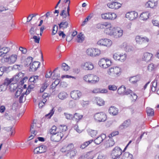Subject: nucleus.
I'll return each instance as SVG.
<instances>
[{
    "instance_id": "1",
    "label": "nucleus",
    "mask_w": 159,
    "mask_h": 159,
    "mask_svg": "<svg viewBox=\"0 0 159 159\" xmlns=\"http://www.w3.org/2000/svg\"><path fill=\"white\" fill-rule=\"evenodd\" d=\"M93 117L95 121L100 122L105 121L107 119V116L106 114L103 112H98L95 113Z\"/></svg>"
},
{
    "instance_id": "2",
    "label": "nucleus",
    "mask_w": 159,
    "mask_h": 159,
    "mask_svg": "<svg viewBox=\"0 0 159 159\" xmlns=\"http://www.w3.org/2000/svg\"><path fill=\"white\" fill-rule=\"evenodd\" d=\"M122 153L121 149L119 147H116L112 150L111 156L113 159H120V156Z\"/></svg>"
},
{
    "instance_id": "3",
    "label": "nucleus",
    "mask_w": 159,
    "mask_h": 159,
    "mask_svg": "<svg viewBox=\"0 0 159 159\" xmlns=\"http://www.w3.org/2000/svg\"><path fill=\"white\" fill-rule=\"evenodd\" d=\"M63 136V133L60 132H57L56 133L52 135L50 137V139L53 142H58L62 139Z\"/></svg>"
},
{
    "instance_id": "4",
    "label": "nucleus",
    "mask_w": 159,
    "mask_h": 159,
    "mask_svg": "<svg viewBox=\"0 0 159 159\" xmlns=\"http://www.w3.org/2000/svg\"><path fill=\"white\" fill-rule=\"evenodd\" d=\"M86 52L89 56L95 57L99 55L100 53V51L98 49L89 48L86 50Z\"/></svg>"
},
{
    "instance_id": "5",
    "label": "nucleus",
    "mask_w": 159,
    "mask_h": 159,
    "mask_svg": "<svg viewBox=\"0 0 159 159\" xmlns=\"http://www.w3.org/2000/svg\"><path fill=\"white\" fill-rule=\"evenodd\" d=\"M116 14L114 13H106L101 15V17L102 18L108 20H114L116 18Z\"/></svg>"
},
{
    "instance_id": "6",
    "label": "nucleus",
    "mask_w": 159,
    "mask_h": 159,
    "mask_svg": "<svg viewBox=\"0 0 159 159\" xmlns=\"http://www.w3.org/2000/svg\"><path fill=\"white\" fill-rule=\"evenodd\" d=\"M112 42L111 40L108 39H101L99 40L97 45L99 46H103L108 47L111 44Z\"/></svg>"
},
{
    "instance_id": "7",
    "label": "nucleus",
    "mask_w": 159,
    "mask_h": 159,
    "mask_svg": "<svg viewBox=\"0 0 159 159\" xmlns=\"http://www.w3.org/2000/svg\"><path fill=\"white\" fill-rule=\"evenodd\" d=\"M138 16V13L135 11L128 12L125 15L126 17L130 20H132L136 19Z\"/></svg>"
},
{
    "instance_id": "8",
    "label": "nucleus",
    "mask_w": 159,
    "mask_h": 159,
    "mask_svg": "<svg viewBox=\"0 0 159 159\" xmlns=\"http://www.w3.org/2000/svg\"><path fill=\"white\" fill-rule=\"evenodd\" d=\"M71 98L75 100H78L81 96L82 93L79 90H74L70 93Z\"/></svg>"
},
{
    "instance_id": "9",
    "label": "nucleus",
    "mask_w": 159,
    "mask_h": 159,
    "mask_svg": "<svg viewBox=\"0 0 159 159\" xmlns=\"http://www.w3.org/2000/svg\"><path fill=\"white\" fill-rule=\"evenodd\" d=\"M10 80L7 78L5 80L4 84L0 85V92L6 90L8 86L9 89H10Z\"/></svg>"
},
{
    "instance_id": "10",
    "label": "nucleus",
    "mask_w": 159,
    "mask_h": 159,
    "mask_svg": "<svg viewBox=\"0 0 159 159\" xmlns=\"http://www.w3.org/2000/svg\"><path fill=\"white\" fill-rule=\"evenodd\" d=\"M135 40L136 43L139 44H142L143 43L149 41V39L147 37H141L140 36H137L135 37Z\"/></svg>"
},
{
    "instance_id": "11",
    "label": "nucleus",
    "mask_w": 159,
    "mask_h": 159,
    "mask_svg": "<svg viewBox=\"0 0 159 159\" xmlns=\"http://www.w3.org/2000/svg\"><path fill=\"white\" fill-rule=\"evenodd\" d=\"M105 134H103L98 137L94 140V143L97 145L101 143L106 138Z\"/></svg>"
},
{
    "instance_id": "12",
    "label": "nucleus",
    "mask_w": 159,
    "mask_h": 159,
    "mask_svg": "<svg viewBox=\"0 0 159 159\" xmlns=\"http://www.w3.org/2000/svg\"><path fill=\"white\" fill-rule=\"evenodd\" d=\"M82 67L85 70H91L93 68V66L92 63L90 62L84 63L81 65Z\"/></svg>"
},
{
    "instance_id": "13",
    "label": "nucleus",
    "mask_w": 159,
    "mask_h": 159,
    "mask_svg": "<svg viewBox=\"0 0 159 159\" xmlns=\"http://www.w3.org/2000/svg\"><path fill=\"white\" fill-rule=\"evenodd\" d=\"M108 72L111 73H113L114 75L116 74L117 76H118L120 74V69L118 67L111 68L109 69Z\"/></svg>"
},
{
    "instance_id": "14",
    "label": "nucleus",
    "mask_w": 159,
    "mask_h": 159,
    "mask_svg": "<svg viewBox=\"0 0 159 159\" xmlns=\"http://www.w3.org/2000/svg\"><path fill=\"white\" fill-rule=\"evenodd\" d=\"M157 5V1H155L152 0H150L146 3L145 6L147 7L153 8L156 7Z\"/></svg>"
},
{
    "instance_id": "15",
    "label": "nucleus",
    "mask_w": 159,
    "mask_h": 159,
    "mask_svg": "<svg viewBox=\"0 0 159 159\" xmlns=\"http://www.w3.org/2000/svg\"><path fill=\"white\" fill-rule=\"evenodd\" d=\"M123 35V30L119 27H116V30L113 34L115 38H118L121 37Z\"/></svg>"
},
{
    "instance_id": "16",
    "label": "nucleus",
    "mask_w": 159,
    "mask_h": 159,
    "mask_svg": "<svg viewBox=\"0 0 159 159\" xmlns=\"http://www.w3.org/2000/svg\"><path fill=\"white\" fill-rule=\"evenodd\" d=\"M40 63H38V62L36 61H34L33 63L30 64V71H36L37 68L39 67Z\"/></svg>"
},
{
    "instance_id": "17",
    "label": "nucleus",
    "mask_w": 159,
    "mask_h": 159,
    "mask_svg": "<svg viewBox=\"0 0 159 159\" xmlns=\"http://www.w3.org/2000/svg\"><path fill=\"white\" fill-rule=\"evenodd\" d=\"M74 148V145L72 143H70L67 146H65L62 148L61 149V151L62 152L67 153L70 151L72 149Z\"/></svg>"
},
{
    "instance_id": "18",
    "label": "nucleus",
    "mask_w": 159,
    "mask_h": 159,
    "mask_svg": "<svg viewBox=\"0 0 159 159\" xmlns=\"http://www.w3.org/2000/svg\"><path fill=\"white\" fill-rule=\"evenodd\" d=\"M130 120H129L125 121L124 122L119 126V129L120 130H122L128 127L130 125Z\"/></svg>"
},
{
    "instance_id": "19",
    "label": "nucleus",
    "mask_w": 159,
    "mask_h": 159,
    "mask_svg": "<svg viewBox=\"0 0 159 159\" xmlns=\"http://www.w3.org/2000/svg\"><path fill=\"white\" fill-rule=\"evenodd\" d=\"M108 111L110 114L114 116L117 115L118 113V109L114 106L110 107Z\"/></svg>"
},
{
    "instance_id": "20",
    "label": "nucleus",
    "mask_w": 159,
    "mask_h": 159,
    "mask_svg": "<svg viewBox=\"0 0 159 159\" xmlns=\"http://www.w3.org/2000/svg\"><path fill=\"white\" fill-rule=\"evenodd\" d=\"M58 25L59 29H62L63 30L67 28L69 26L68 21L65 20H63L60 23L58 24Z\"/></svg>"
},
{
    "instance_id": "21",
    "label": "nucleus",
    "mask_w": 159,
    "mask_h": 159,
    "mask_svg": "<svg viewBox=\"0 0 159 159\" xmlns=\"http://www.w3.org/2000/svg\"><path fill=\"white\" fill-rule=\"evenodd\" d=\"M108 26H110V27L109 28L108 26V28L107 29V33L110 35H113L116 30V28L115 27L111 26L110 25H108Z\"/></svg>"
},
{
    "instance_id": "22",
    "label": "nucleus",
    "mask_w": 159,
    "mask_h": 159,
    "mask_svg": "<svg viewBox=\"0 0 159 159\" xmlns=\"http://www.w3.org/2000/svg\"><path fill=\"white\" fill-rule=\"evenodd\" d=\"M10 60V54H8L3 55V57L1 59V61L2 63H5L9 62Z\"/></svg>"
},
{
    "instance_id": "23",
    "label": "nucleus",
    "mask_w": 159,
    "mask_h": 159,
    "mask_svg": "<svg viewBox=\"0 0 159 159\" xmlns=\"http://www.w3.org/2000/svg\"><path fill=\"white\" fill-rule=\"evenodd\" d=\"M152 57V54L148 52H146L144 54L143 60L148 62L150 61Z\"/></svg>"
},
{
    "instance_id": "24",
    "label": "nucleus",
    "mask_w": 159,
    "mask_h": 159,
    "mask_svg": "<svg viewBox=\"0 0 159 159\" xmlns=\"http://www.w3.org/2000/svg\"><path fill=\"white\" fill-rule=\"evenodd\" d=\"M37 30H39V29L37 27L34 26H31L29 30V33L30 35L33 36H34V35H38L39 34L37 33Z\"/></svg>"
},
{
    "instance_id": "25",
    "label": "nucleus",
    "mask_w": 159,
    "mask_h": 159,
    "mask_svg": "<svg viewBox=\"0 0 159 159\" xmlns=\"http://www.w3.org/2000/svg\"><path fill=\"white\" fill-rule=\"evenodd\" d=\"M158 78H157V76L156 77V79L154 80V81L152 83V85H151V90L152 91L154 92L157 89V82L158 80Z\"/></svg>"
},
{
    "instance_id": "26",
    "label": "nucleus",
    "mask_w": 159,
    "mask_h": 159,
    "mask_svg": "<svg viewBox=\"0 0 159 159\" xmlns=\"http://www.w3.org/2000/svg\"><path fill=\"white\" fill-rule=\"evenodd\" d=\"M106 61L105 58H102L99 60L98 62V65L99 66L104 68H106L108 67V66H107L106 64Z\"/></svg>"
},
{
    "instance_id": "27",
    "label": "nucleus",
    "mask_w": 159,
    "mask_h": 159,
    "mask_svg": "<svg viewBox=\"0 0 159 159\" xmlns=\"http://www.w3.org/2000/svg\"><path fill=\"white\" fill-rule=\"evenodd\" d=\"M133 155L129 152H125L124 153L121 159H133Z\"/></svg>"
},
{
    "instance_id": "28",
    "label": "nucleus",
    "mask_w": 159,
    "mask_h": 159,
    "mask_svg": "<svg viewBox=\"0 0 159 159\" xmlns=\"http://www.w3.org/2000/svg\"><path fill=\"white\" fill-rule=\"evenodd\" d=\"M109 138V139L108 140L106 143L105 144V145L107 148L112 146L114 145L115 143L114 141L112 138Z\"/></svg>"
},
{
    "instance_id": "29",
    "label": "nucleus",
    "mask_w": 159,
    "mask_h": 159,
    "mask_svg": "<svg viewBox=\"0 0 159 159\" xmlns=\"http://www.w3.org/2000/svg\"><path fill=\"white\" fill-rule=\"evenodd\" d=\"M9 67H7L6 66H3L0 67V76L2 75L4 72L7 73L9 72Z\"/></svg>"
},
{
    "instance_id": "30",
    "label": "nucleus",
    "mask_w": 159,
    "mask_h": 159,
    "mask_svg": "<svg viewBox=\"0 0 159 159\" xmlns=\"http://www.w3.org/2000/svg\"><path fill=\"white\" fill-rule=\"evenodd\" d=\"M92 74H89L85 75L83 79L86 82H87L89 84H91V80L92 78Z\"/></svg>"
},
{
    "instance_id": "31",
    "label": "nucleus",
    "mask_w": 159,
    "mask_h": 159,
    "mask_svg": "<svg viewBox=\"0 0 159 159\" xmlns=\"http://www.w3.org/2000/svg\"><path fill=\"white\" fill-rule=\"evenodd\" d=\"M91 84H94L98 83L99 81V78L97 75H92Z\"/></svg>"
},
{
    "instance_id": "32",
    "label": "nucleus",
    "mask_w": 159,
    "mask_h": 159,
    "mask_svg": "<svg viewBox=\"0 0 159 159\" xmlns=\"http://www.w3.org/2000/svg\"><path fill=\"white\" fill-rule=\"evenodd\" d=\"M97 104L99 106H102L104 104V101L100 97H96L95 98Z\"/></svg>"
},
{
    "instance_id": "33",
    "label": "nucleus",
    "mask_w": 159,
    "mask_h": 159,
    "mask_svg": "<svg viewBox=\"0 0 159 159\" xmlns=\"http://www.w3.org/2000/svg\"><path fill=\"white\" fill-rule=\"evenodd\" d=\"M58 67L56 68L52 72L51 71H50L48 73H46L45 75V77L47 78H50L52 75V74H53V75L52 76V78L53 79H55V78L54 77V75H55V71L57 70L58 69Z\"/></svg>"
},
{
    "instance_id": "34",
    "label": "nucleus",
    "mask_w": 159,
    "mask_h": 159,
    "mask_svg": "<svg viewBox=\"0 0 159 159\" xmlns=\"http://www.w3.org/2000/svg\"><path fill=\"white\" fill-rule=\"evenodd\" d=\"M149 13L148 12H143L140 16V19L142 20H147L148 18Z\"/></svg>"
},
{
    "instance_id": "35",
    "label": "nucleus",
    "mask_w": 159,
    "mask_h": 159,
    "mask_svg": "<svg viewBox=\"0 0 159 159\" xmlns=\"http://www.w3.org/2000/svg\"><path fill=\"white\" fill-rule=\"evenodd\" d=\"M33 58L31 57H28L26 59L25 62V66H30L33 61Z\"/></svg>"
},
{
    "instance_id": "36",
    "label": "nucleus",
    "mask_w": 159,
    "mask_h": 159,
    "mask_svg": "<svg viewBox=\"0 0 159 159\" xmlns=\"http://www.w3.org/2000/svg\"><path fill=\"white\" fill-rule=\"evenodd\" d=\"M157 66L153 64H150L148 67V70L149 71H153L155 70L157 68Z\"/></svg>"
},
{
    "instance_id": "37",
    "label": "nucleus",
    "mask_w": 159,
    "mask_h": 159,
    "mask_svg": "<svg viewBox=\"0 0 159 159\" xmlns=\"http://www.w3.org/2000/svg\"><path fill=\"white\" fill-rule=\"evenodd\" d=\"M93 141V140H90L84 142L80 146V148L82 149L84 148Z\"/></svg>"
},
{
    "instance_id": "38",
    "label": "nucleus",
    "mask_w": 159,
    "mask_h": 159,
    "mask_svg": "<svg viewBox=\"0 0 159 159\" xmlns=\"http://www.w3.org/2000/svg\"><path fill=\"white\" fill-rule=\"evenodd\" d=\"M125 91V87L124 86L120 87L117 90V92L119 94H123Z\"/></svg>"
},
{
    "instance_id": "39",
    "label": "nucleus",
    "mask_w": 159,
    "mask_h": 159,
    "mask_svg": "<svg viewBox=\"0 0 159 159\" xmlns=\"http://www.w3.org/2000/svg\"><path fill=\"white\" fill-rule=\"evenodd\" d=\"M80 158L84 159L85 158H87V159H93V156L91 155V153L88 152L85 154H84L81 156Z\"/></svg>"
},
{
    "instance_id": "40",
    "label": "nucleus",
    "mask_w": 159,
    "mask_h": 159,
    "mask_svg": "<svg viewBox=\"0 0 159 159\" xmlns=\"http://www.w3.org/2000/svg\"><path fill=\"white\" fill-rule=\"evenodd\" d=\"M84 35L80 33L77 35V41L78 43H82L84 40Z\"/></svg>"
},
{
    "instance_id": "41",
    "label": "nucleus",
    "mask_w": 159,
    "mask_h": 159,
    "mask_svg": "<svg viewBox=\"0 0 159 159\" xmlns=\"http://www.w3.org/2000/svg\"><path fill=\"white\" fill-rule=\"evenodd\" d=\"M139 80V78H137L136 76H133L130 77L129 81L132 83L135 84Z\"/></svg>"
},
{
    "instance_id": "42",
    "label": "nucleus",
    "mask_w": 159,
    "mask_h": 159,
    "mask_svg": "<svg viewBox=\"0 0 159 159\" xmlns=\"http://www.w3.org/2000/svg\"><path fill=\"white\" fill-rule=\"evenodd\" d=\"M23 66L22 65H15L11 67L12 70H20L22 69Z\"/></svg>"
},
{
    "instance_id": "43",
    "label": "nucleus",
    "mask_w": 159,
    "mask_h": 159,
    "mask_svg": "<svg viewBox=\"0 0 159 159\" xmlns=\"http://www.w3.org/2000/svg\"><path fill=\"white\" fill-rule=\"evenodd\" d=\"M83 117V115H80L79 113H76L73 115V118H75L77 122L81 120Z\"/></svg>"
},
{
    "instance_id": "44",
    "label": "nucleus",
    "mask_w": 159,
    "mask_h": 159,
    "mask_svg": "<svg viewBox=\"0 0 159 159\" xmlns=\"http://www.w3.org/2000/svg\"><path fill=\"white\" fill-rule=\"evenodd\" d=\"M93 13H90L87 17L85 18V20L82 22L81 25L84 26L88 21L89 20H90L93 16Z\"/></svg>"
},
{
    "instance_id": "45",
    "label": "nucleus",
    "mask_w": 159,
    "mask_h": 159,
    "mask_svg": "<svg viewBox=\"0 0 159 159\" xmlns=\"http://www.w3.org/2000/svg\"><path fill=\"white\" fill-rule=\"evenodd\" d=\"M49 85V84L47 83V82H45L42 85L40 90V93H43L44 91L47 88Z\"/></svg>"
},
{
    "instance_id": "46",
    "label": "nucleus",
    "mask_w": 159,
    "mask_h": 159,
    "mask_svg": "<svg viewBox=\"0 0 159 159\" xmlns=\"http://www.w3.org/2000/svg\"><path fill=\"white\" fill-rule=\"evenodd\" d=\"M67 94L65 92H61L58 95V98L61 99L63 100L66 98Z\"/></svg>"
},
{
    "instance_id": "47",
    "label": "nucleus",
    "mask_w": 159,
    "mask_h": 159,
    "mask_svg": "<svg viewBox=\"0 0 159 159\" xmlns=\"http://www.w3.org/2000/svg\"><path fill=\"white\" fill-rule=\"evenodd\" d=\"M17 57V55L15 54L11 55V63H14L16 61Z\"/></svg>"
},
{
    "instance_id": "48",
    "label": "nucleus",
    "mask_w": 159,
    "mask_h": 159,
    "mask_svg": "<svg viewBox=\"0 0 159 159\" xmlns=\"http://www.w3.org/2000/svg\"><path fill=\"white\" fill-rule=\"evenodd\" d=\"M147 113L148 116H152L154 114V110L152 109L147 107L146 109Z\"/></svg>"
},
{
    "instance_id": "49",
    "label": "nucleus",
    "mask_w": 159,
    "mask_h": 159,
    "mask_svg": "<svg viewBox=\"0 0 159 159\" xmlns=\"http://www.w3.org/2000/svg\"><path fill=\"white\" fill-rule=\"evenodd\" d=\"M18 104L17 102H15L13 104L12 106V108H11V112H13V114H16V109L17 108V107Z\"/></svg>"
},
{
    "instance_id": "50",
    "label": "nucleus",
    "mask_w": 159,
    "mask_h": 159,
    "mask_svg": "<svg viewBox=\"0 0 159 159\" xmlns=\"http://www.w3.org/2000/svg\"><path fill=\"white\" fill-rule=\"evenodd\" d=\"M61 68L62 70L65 71H67L70 69V67L65 63L62 64Z\"/></svg>"
},
{
    "instance_id": "51",
    "label": "nucleus",
    "mask_w": 159,
    "mask_h": 159,
    "mask_svg": "<svg viewBox=\"0 0 159 159\" xmlns=\"http://www.w3.org/2000/svg\"><path fill=\"white\" fill-rule=\"evenodd\" d=\"M75 155V153L73 150H70V151L68 152L66 154V156L67 157H69L70 158H72Z\"/></svg>"
},
{
    "instance_id": "52",
    "label": "nucleus",
    "mask_w": 159,
    "mask_h": 159,
    "mask_svg": "<svg viewBox=\"0 0 159 159\" xmlns=\"http://www.w3.org/2000/svg\"><path fill=\"white\" fill-rule=\"evenodd\" d=\"M23 91L22 89L19 88L16 91L15 93V97L16 98H18L19 96H20L22 94V93Z\"/></svg>"
},
{
    "instance_id": "53",
    "label": "nucleus",
    "mask_w": 159,
    "mask_h": 159,
    "mask_svg": "<svg viewBox=\"0 0 159 159\" xmlns=\"http://www.w3.org/2000/svg\"><path fill=\"white\" fill-rule=\"evenodd\" d=\"M66 118L68 120H70L73 119V115L68 113H64Z\"/></svg>"
},
{
    "instance_id": "54",
    "label": "nucleus",
    "mask_w": 159,
    "mask_h": 159,
    "mask_svg": "<svg viewBox=\"0 0 159 159\" xmlns=\"http://www.w3.org/2000/svg\"><path fill=\"white\" fill-rule=\"evenodd\" d=\"M39 147L41 153H44L46 152L47 147L45 145H42L39 146Z\"/></svg>"
},
{
    "instance_id": "55",
    "label": "nucleus",
    "mask_w": 159,
    "mask_h": 159,
    "mask_svg": "<svg viewBox=\"0 0 159 159\" xmlns=\"http://www.w3.org/2000/svg\"><path fill=\"white\" fill-rule=\"evenodd\" d=\"M108 25H105L101 23H98L96 25V28L98 29H104L105 27L108 26Z\"/></svg>"
},
{
    "instance_id": "56",
    "label": "nucleus",
    "mask_w": 159,
    "mask_h": 159,
    "mask_svg": "<svg viewBox=\"0 0 159 159\" xmlns=\"http://www.w3.org/2000/svg\"><path fill=\"white\" fill-rule=\"evenodd\" d=\"M60 129L62 132H64L67 129V126L65 125H61L60 126Z\"/></svg>"
},
{
    "instance_id": "57",
    "label": "nucleus",
    "mask_w": 159,
    "mask_h": 159,
    "mask_svg": "<svg viewBox=\"0 0 159 159\" xmlns=\"http://www.w3.org/2000/svg\"><path fill=\"white\" fill-rule=\"evenodd\" d=\"M57 128L56 126L55 125L53 126L51 129L50 130V133L51 134L53 135L56 133V130Z\"/></svg>"
},
{
    "instance_id": "58",
    "label": "nucleus",
    "mask_w": 159,
    "mask_h": 159,
    "mask_svg": "<svg viewBox=\"0 0 159 159\" xmlns=\"http://www.w3.org/2000/svg\"><path fill=\"white\" fill-rule=\"evenodd\" d=\"M16 117L13 115V116H12L11 118V124L12 125L11 126L14 127V125L16 123Z\"/></svg>"
},
{
    "instance_id": "59",
    "label": "nucleus",
    "mask_w": 159,
    "mask_h": 159,
    "mask_svg": "<svg viewBox=\"0 0 159 159\" xmlns=\"http://www.w3.org/2000/svg\"><path fill=\"white\" fill-rule=\"evenodd\" d=\"M126 55L124 54H120V61H124L126 59Z\"/></svg>"
},
{
    "instance_id": "60",
    "label": "nucleus",
    "mask_w": 159,
    "mask_h": 159,
    "mask_svg": "<svg viewBox=\"0 0 159 159\" xmlns=\"http://www.w3.org/2000/svg\"><path fill=\"white\" fill-rule=\"evenodd\" d=\"M30 39H34V41L35 43H39L40 38L39 37L34 35L32 37H31Z\"/></svg>"
},
{
    "instance_id": "61",
    "label": "nucleus",
    "mask_w": 159,
    "mask_h": 159,
    "mask_svg": "<svg viewBox=\"0 0 159 159\" xmlns=\"http://www.w3.org/2000/svg\"><path fill=\"white\" fill-rule=\"evenodd\" d=\"M108 88L109 90L114 91L117 89V87L115 85H109L108 86Z\"/></svg>"
},
{
    "instance_id": "62",
    "label": "nucleus",
    "mask_w": 159,
    "mask_h": 159,
    "mask_svg": "<svg viewBox=\"0 0 159 159\" xmlns=\"http://www.w3.org/2000/svg\"><path fill=\"white\" fill-rule=\"evenodd\" d=\"M34 88V85H29L28 86L27 89L26 91L25 92V93L26 94V95L29 94L30 92L31 91V89Z\"/></svg>"
},
{
    "instance_id": "63",
    "label": "nucleus",
    "mask_w": 159,
    "mask_h": 159,
    "mask_svg": "<svg viewBox=\"0 0 159 159\" xmlns=\"http://www.w3.org/2000/svg\"><path fill=\"white\" fill-rule=\"evenodd\" d=\"M58 26L57 25H54L53 27L52 35H54L56 34L57 33V31L58 30Z\"/></svg>"
},
{
    "instance_id": "64",
    "label": "nucleus",
    "mask_w": 159,
    "mask_h": 159,
    "mask_svg": "<svg viewBox=\"0 0 159 159\" xmlns=\"http://www.w3.org/2000/svg\"><path fill=\"white\" fill-rule=\"evenodd\" d=\"M120 54L118 53H115L113 55V58L116 60L119 61L120 60Z\"/></svg>"
}]
</instances>
